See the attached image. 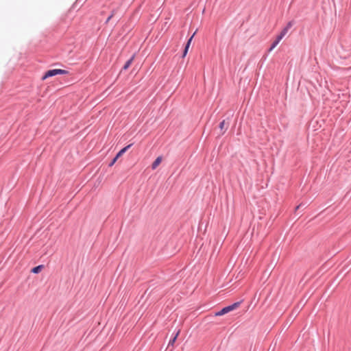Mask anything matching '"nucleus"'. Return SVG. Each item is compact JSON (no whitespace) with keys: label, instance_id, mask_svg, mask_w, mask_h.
I'll use <instances>...</instances> for the list:
<instances>
[{"label":"nucleus","instance_id":"nucleus-4","mask_svg":"<svg viewBox=\"0 0 351 351\" xmlns=\"http://www.w3.org/2000/svg\"><path fill=\"white\" fill-rule=\"evenodd\" d=\"M136 56V54L134 53L129 60H128L124 64V65L123 66V67L121 68V72L123 71H126L129 69V67L131 66V64H132L134 60V58Z\"/></svg>","mask_w":351,"mask_h":351},{"label":"nucleus","instance_id":"nucleus-17","mask_svg":"<svg viewBox=\"0 0 351 351\" xmlns=\"http://www.w3.org/2000/svg\"><path fill=\"white\" fill-rule=\"evenodd\" d=\"M287 30L284 27L281 32H280V34H278V36L280 37V38L282 39V38L285 36V34L287 33Z\"/></svg>","mask_w":351,"mask_h":351},{"label":"nucleus","instance_id":"nucleus-15","mask_svg":"<svg viewBox=\"0 0 351 351\" xmlns=\"http://www.w3.org/2000/svg\"><path fill=\"white\" fill-rule=\"evenodd\" d=\"M287 30L284 27L281 32H280V34H278V36L280 37V38L282 39V38L285 36V34L287 33Z\"/></svg>","mask_w":351,"mask_h":351},{"label":"nucleus","instance_id":"nucleus-7","mask_svg":"<svg viewBox=\"0 0 351 351\" xmlns=\"http://www.w3.org/2000/svg\"><path fill=\"white\" fill-rule=\"evenodd\" d=\"M197 32V30L191 35V36L187 40L186 43H185L184 45V49H186L189 50V47H190V45H191V43L192 42V40L195 36V34H196Z\"/></svg>","mask_w":351,"mask_h":351},{"label":"nucleus","instance_id":"nucleus-9","mask_svg":"<svg viewBox=\"0 0 351 351\" xmlns=\"http://www.w3.org/2000/svg\"><path fill=\"white\" fill-rule=\"evenodd\" d=\"M117 9H112L111 12H110V14L108 16V18L106 19V21H105V24H107L110 20L114 16V14L117 13Z\"/></svg>","mask_w":351,"mask_h":351},{"label":"nucleus","instance_id":"nucleus-3","mask_svg":"<svg viewBox=\"0 0 351 351\" xmlns=\"http://www.w3.org/2000/svg\"><path fill=\"white\" fill-rule=\"evenodd\" d=\"M66 73V70L64 69H51L47 71L43 76L41 77V80L43 81L45 80L46 79L53 77L57 75H64Z\"/></svg>","mask_w":351,"mask_h":351},{"label":"nucleus","instance_id":"nucleus-20","mask_svg":"<svg viewBox=\"0 0 351 351\" xmlns=\"http://www.w3.org/2000/svg\"><path fill=\"white\" fill-rule=\"evenodd\" d=\"M304 204L301 203L299 205H298L295 208V210H294V213L295 214H297V212L298 210H300V208L302 206H304Z\"/></svg>","mask_w":351,"mask_h":351},{"label":"nucleus","instance_id":"nucleus-5","mask_svg":"<svg viewBox=\"0 0 351 351\" xmlns=\"http://www.w3.org/2000/svg\"><path fill=\"white\" fill-rule=\"evenodd\" d=\"M229 122L228 121H226V120H222L219 124V128L220 129V130L221 131V134H223L226 130H228V127H229Z\"/></svg>","mask_w":351,"mask_h":351},{"label":"nucleus","instance_id":"nucleus-2","mask_svg":"<svg viewBox=\"0 0 351 351\" xmlns=\"http://www.w3.org/2000/svg\"><path fill=\"white\" fill-rule=\"evenodd\" d=\"M243 300H240L236 302L232 303V304L228 305L226 306L223 307L221 310L216 311L214 314V316H222L225 314L228 313L230 311H232L235 309H237L241 304L242 303Z\"/></svg>","mask_w":351,"mask_h":351},{"label":"nucleus","instance_id":"nucleus-11","mask_svg":"<svg viewBox=\"0 0 351 351\" xmlns=\"http://www.w3.org/2000/svg\"><path fill=\"white\" fill-rule=\"evenodd\" d=\"M134 145V143H130L126 146H125L124 147H123L122 149H121V152L123 153V154H125L132 145Z\"/></svg>","mask_w":351,"mask_h":351},{"label":"nucleus","instance_id":"nucleus-13","mask_svg":"<svg viewBox=\"0 0 351 351\" xmlns=\"http://www.w3.org/2000/svg\"><path fill=\"white\" fill-rule=\"evenodd\" d=\"M119 158H117L115 156L112 158L111 161L108 164L109 167H112L116 162L118 160Z\"/></svg>","mask_w":351,"mask_h":351},{"label":"nucleus","instance_id":"nucleus-12","mask_svg":"<svg viewBox=\"0 0 351 351\" xmlns=\"http://www.w3.org/2000/svg\"><path fill=\"white\" fill-rule=\"evenodd\" d=\"M294 24L295 21L293 20H291L287 23L285 28L288 31Z\"/></svg>","mask_w":351,"mask_h":351},{"label":"nucleus","instance_id":"nucleus-8","mask_svg":"<svg viewBox=\"0 0 351 351\" xmlns=\"http://www.w3.org/2000/svg\"><path fill=\"white\" fill-rule=\"evenodd\" d=\"M197 32V30L191 35V36L187 40L186 43H185L184 45V49H186L189 50V47H190V45H191V43L192 42V40L195 36V34H196Z\"/></svg>","mask_w":351,"mask_h":351},{"label":"nucleus","instance_id":"nucleus-23","mask_svg":"<svg viewBox=\"0 0 351 351\" xmlns=\"http://www.w3.org/2000/svg\"><path fill=\"white\" fill-rule=\"evenodd\" d=\"M180 330H178V331L174 334V335H173V337H176V339H178V336H179V335H180Z\"/></svg>","mask_w":351,"mask_h":351},{"label":"nucleus","instance_id":"nucleus-24","mask_svg":"<svg viewBox=\"0 0 351 351\" xmlns=\"http://www.w3.org/2000/svg\"><path fill=\"white\" fill-rule=\"evenodd\" d=\"M267 55L263 56V58H266Z\"/></svg>","mask_w":351,"mask_h":351},{"label":"nucleus","instance_id":"nucleus-21","mask_svg":"<svg viewBox=\"0 0 351 351\" xmlns=\"http://www.w3.org/2000/svg\"><path fill=\"white\" fill-rule=\"evenodd\" d=\"M124 154H123L121 150H119L115 155V156L117 158H119L120 157H121Z\"/></svg>","mask_w":351,"mask_h":351},{"label":"nucleus","instance_id":"nucleus-18","mask_svg":"<svg viewBox=\"0 0 351 351\" xmlns=\"http://www.w3.org/2000/svg\"><path fill=\"white\" fill-rule=\"evenodd\" d=\"M176 337H172L171 339L169 340L168 346H173L175 342L176 341Z\"/></svg>","mask_w":351,"mask_h":351},{"label":"nucleus","instance_id":"nucleus-6","mask_svg":"<svg viewBox=\"0 0 351 351\" xmlns=\"http://www.w3.org/2000/svg\"><path fill=\"white\" fill-rule=\"evenodd\" d=\"M162 156H158L154 160V161L152 162V164L151 165V168L153 170L156 169L160 165V164L162 162Z\"/></svg>","mask_w":351,"mask_h":351},{"label":"nucleus","instance_id":"nucleus-10","mask_svg":"<svg viewBox=\"0 0 351 351\" xmlns=\"http://www.w3.org/2000/svg\"><path fill=\"white\" fill-rule=\"evenodd\" d=\"M278 43H279L276 42V40H274L271 43V44L270 47H269V49H267V52L271 51L278 45Z\"/></svg>","mask_w":351,"mask_h":351},{"label":"nucleus","instance_id":"nucleus-1","mask_svg":"<svg viewBox=\"0 0 351 351\" xmlns=\"http://www.w3.org/2000/svg\"><path fill=\"white\" fill-rule=\"evenodd\" d=\"M77 34L72 37L67 38V52L68 54L73 53V57H78V54L80 53V50L81 49V43L80 42H77L79 38H77Z\"/></svg>","mask_w":351,"mask_h":351},{"label":"nucleus","instance_id":"nucleus-19","mask_svg":"<svg viewBox=\"0 0 351 351\" xmlns=\"http://www.w3.org/2000/svg\"><path fill=\"white\" fill-rule=\"evenodd\" d=\"M188 51H189L188 49L184 48L182 50L181 58H184L186 57V56L187 55Z\"/></svg>","mask_w":351,"mask_h":351},{"label":"nucleus","instance_id":"nucleus-22","mask_svg":"<svg viewBox=\"0 0 351 351\" xmlns=\"http://www.w3.org/2000/svg\"><path fill=\"white\" fill-rule=\"evenodd\" d=\"M281 40H282V38H280V37L278 36V35H277L275 38L276 42L280 43Z\"/></svg>","mask_w":351,"mask_h":351},{"label":"nucleus","instance_id":"nucleus-14","mask_svg":"<svg viewBox=\"0 0 351 351\" xmlns=\"http://www.w3.org/2000/svg\"><path fill=\"white\" fill-rule=\"evenodd\" d=\"M43 267L42 265H39V266H37V267H34L32 269V271L34 274H38V272H40V271L41 270V268Z\"/></svg>","mask_w":351,"mask_h":351},{"label":"nucleus","instance_id":"nucleus-16","mask_svg":"<svg viewBox=\"0 0 351 351\" xmlns=\"http://www.w3.org/2000/svg\"><path fill=\"white\" fill-rule=\"evenodd\" d=\"M287 30L284 27L281 32H280V34H278V36L280 37V38L282 39V38L285 36V34L287 33Z\"/></svg>","mask_w":351,"mask_h":351}]
</instances>
